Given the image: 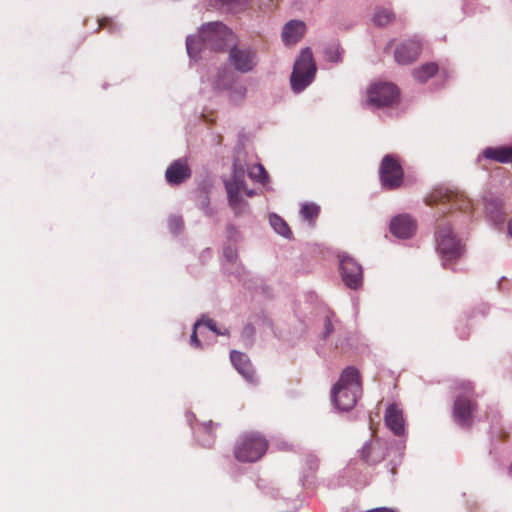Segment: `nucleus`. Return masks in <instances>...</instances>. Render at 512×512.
Segmentation results:
<instances>
[{
	"mask_svg": "<svg viewBox=\"0 0 512 512\" xmlns=\"http://www.w3.org/2000/svg\"><path fill=\"white\" fill-rule=\"evenodd\" d=\"M362 391L359 370L354 366H347L332 388L331 400L339 411H350L355 407Z\"/></svg>",
	"mask_w": 512,
	"mask_h": 512,
	"instance_id": "f257e3e1",
	"label": "nucleus"
},
{
	"mask_svg": "<svg viewBox=\"0 0 512 512\" xmlns=\"http://www.w3.org/2000/svg\"><path fill=\"white\" fill-rule=\"evenodd\" d=\"M187 52L191 58H197L202 48L222 51L224 48V24L209 22L204 24L198 36H189L186 40Z\"/></svg>",
	"mask_w": 512,
	"mask_h": 512,
	"instance_id": "f03ea898",
	"label": "nucleus"
},
{
	"mask_svg": "<svg viewBox=\"0 0 512 512\" xmlns=\"http://www.w3.org/2000/svg\"><path fill=\"white\" fill-rule=\"evenodd\" d=\"M226 48L228 61L235 71L246 74L252 72L258 65L256 50L245 44H238L236 34L226 26Z\"/></svg>",
	"mask_w": 512,
	"mask_h": 512,
	"instance_id": "7ed1b4c3",
	"label": "nucleus"
},
{
	"mask_svg": "<svg viewBox=\"0 0 512 512\" xmlns=\"http://www.w3.org/2000/svg\"><path fill=\"white\" fill-rule=\"evenodd\" d=\"M316 71L317 67L312 50L309 47L302 49L290 76V85L293 92L300 93L308 87L313 82Z\"/></svg>",
	"mask_w": 512,
	"mask_h": 512,
	"instance_id": "20e7f679",
	"label": "nucleus"
},
{
	"mask_svg": "<svg viewBox=\"0 0 512 512\" xmlns=\"http://www.w3.org/2000/svg\"><path fill=\"white\" fill-rule=\"evenodd\" d=\"M267 440L258 433H246L239 437L234 447L238 461L252 463L258 461L266 452Z\"/></svg>",
	"mask_w": 512,
	"mask_h": 512,
	"instance_id": "39448f33",
	"label": "nucleus"
},
{
	"mask_svg": "<svg viewBox=\"0 0 512 512\" xmlns=\"http://www.w3.org/2000/svg\"><path fill=\"white\" fill-rule=\"evenodd\" d=\"M436 249L443 260L459 259L465 251L464 245L458 239L449 225H442L436 232Z\"/></svg>",
	"mask_w": 512,
	"mask_h": 512,
	"instance_id": "423d86ee",
	"label": "nucleus"
},
{
	"mask_svg": "<svg viewBox=\"0 0 512 512\" xmlns=\"http://www.w3.org/2000/svg\"><path fill=\"white\" fill-rule=\"evenodd\" d=\"M463 390L467 395H458L455 398L452 417L460 427L470 429L473 425V413L477 410L478 404L468 397L473 392V386L470 383L463 384Z\"/></svg>",
	"mask_w": 512,
	"mask_h": 512,
	"instance_id": "0eeeda50",
	"label": "nucleus"
},
{
	"mask_svg": "<svg viewBox=\"0 0 512 512\" xmlns=\"http://www.w3.org/2000/svg\"><path fill=\"white\" fill-rule=\"evenodd\" d=\"M379 177L385 190H396L402 186L404 171L395 155L387 154L382 158Z\"/></svg>",
	"mask_w": 512,
	"mask_h": 512,
	"instance_id": "6e6552de",
	"label": "nucleus"
},
{
	"mask_svg": "<svg viewBox=\"0 0 512 512\" xmlns=\"http://www.w3.org/2000/svg\"><path fill=\"white\" fill-rule=\"evenodd\" d=\"M241 193L245 194L247 197H254L256 195V191L249 189L247 185L240 187V185L228 184V180H226L228 205L235 219L245 218L251 214L249 203L242 197Z\"/></svg>",
	"mask_w": 512,
	"mask_h": 512,
	"instance_id": "1a4fd4ad",
	"label": "nucleus"
},
{
	"mask_svg": "<svg viewBox=\"0 0 512 512\" xmlns=\"http://www.w3.org/2000/svg\"><path fill=\"white\" fill-rule=\"evenodd\" d=\"M400 91L398 87L391 82L374 83L368 89V103L374 107H386L394 104Z\"/></svg>",
	"mask_w": 512,
	"mask_h": 512,
	"instance_id": "9d476101",
	"label": "nucleus"
},
{
	"mask_svg": "<svg viewBox=\"0 0 512 512\" xmlns=\"http://www.w3.org/2000/svg\"><path fill=\"white\" fill-rule=\"evenodd\" d=\"M252 159L244 148L243 144H238L234 149L233 163H232V176L228 184L240 185L244 187L246 183V171L252 165Z\"/></svg>",
	"mask_w": 512,
	"mask_h": 512,
	"instance_id": "9b49d317",
	"label": "nucleus"
},
{
	"mask_svg": "<svg viewBox=\"0 0 512 512\" xmlns=\"http://www.w3.org/2000/svg\"><path fill=\"white\" fill-rule=\"evenodd\" d=\"M340 272L344 284L350 289H358L362 286V266L352 257L343 256L340 261Z\"/></svg>",
	"mask_w": 512,
	"mask_h": 512,
	"instance_id": "f8f14e48",
	"label": "nucleus"
},
{
	"mask_svg": "<svg viewBox=\"0 0 512 512\" xmlns=\"http://www.w3.org/2000/svg\"><path fill=\"white\" fill-rule=\"evenodd\" d=\"M199 335L209 343L214 340L217 336L221 335V332L217 329L216 323L209 318H202L194 324V329L190 337L191 344L196 348H201V342Z\"/></svg>",
	"mask_w": 512,
	"mask_h": 512,
	"instance_id": "ddd939ff",
	"label": "nucleus"
},
{
	"mask_svg": "<svg viewBox=\"0 0 512 512\" xmlns=\"http://www.w3.org/2000/svg\"><path fill=\"white\" fill-rule=\"evenodd\" d=\"M387 455L386 443L376 438L367 441L360 450V458L368 465H376L383 461Z\"/></svg>",
	"mask_w": 512,
	"mask_h": 512,
	"instance_id": "4468645a",
	"label": "nucleus"
},
{
	"mask_svg": "<svg viewBox=\"0 0 512 512\" xmlns=\"http://www.w3.org/2000/svg\"><path fill=\"white\" fill-rule=\"evenodd\" d=\"M231 364L235 370L249 383L256 382V372L249 356L238 350L229 353Z\"/></svg>",
	"mask_w": 512,
	"mask_h": 512,
	"instance_id": "2eb2a0df",
	"label": "nucleus"
},
{
	"mask_svg": "<svg viewBox=\"0 0 512 512\" xmlns=\"http://www.w3.org/2000/svg\"><path fill=\"white\" fill-rule=\"evenodd\" d=\"M422 45L420 41L410 39L400 43L395 51L394 58L401 65L411 64L417 60L420 55Z\"/></svg>",
	"mask_w": 512,
	"mask_h": 512,
	"instance_id": "dca6fc26",
	"label": "nucleus"
},
{
	"mask_svg": "<svg viewBox=\"0 0 512 512\" xmlns=\"http://www.w3.org/2000/svg\"><path fill=\"white\" fill-rule=\"evenodd\" d=\"M483 200L487 218L495 226L502 225L506 217L502 199L492 193H489L484 196Z\"/></svg>",
	"mask_w": 512,
	"mask_h": 512,
	"instance_id": "f3484780",
	"label": "nucleus"
},
{
	"mask_svg": "<svg viewBox=\"0 0 512 512\" xmlns=\"http://www.w3.org/2000/svg\"><path fill=\"white\" fill-rule=\"evenodd\" d=\"M415 231V221L407 214L395 216L390 221V232L398 238H411Z\"/></svg>",
	"mask_w": 512,
	"mask_h": 512,
	"instance_id": "a211bd4d",
	"label": "nucleus"
},
{
	"mask_svg": "<svg viewBox=\"0 0 512 512\" xmlns=\"http://www.w3.org/2000/svg\"><path fill=\"white\" fill-rule=\"evenodd\" d=\"M226 93H228L230 102L233 105H238L245 99L247 88L234 73H226Z\"/></svg>",
	"mask_w": 512,
	"mask_h": 512,
	"instance_id": "6ab92c4d",
	"label": "nucleus"
},
{
	"mask_svg": "<svg viewBox=\"0 0 512 512\" xmlns=\"http://www.w3.org/2000/svg\"><path fill=\"white\" fill-rule=\"evenodd\" d=\"M166 180L171 185H179L191 176V170L185 160L174 161L166 170Z\"/></svg>",
	"mask_w": 512,
	"mask_h": 512,
	"instance_id": "aec40b11",
	"label": "nucleus"
},
{
	"mask_svg": "<svg viewBox=\"0 0 512 512\" xmlns=\"http://www.w3.org/2000/svg\"><path fill=\"white\" fill-rule=\"evenodd\" d=\"M306 32V25L301 20H290L282 30V40L286 45H294L298 43Z\"/></svg>",
	"mask_w": 512,
	"mask_h": 512,
	"instance_id": "412c9836",
	"label": "nucleus"
},
{
	"mask_svg": "<svg viewBox=\"0 0 512 512\" xmlns=\"http://www.w3.org/2000/svg\"><path fill=\"white\" fill-rule=\"evenodd\" d=\"M385 423L396 435L402 436L405 433V423L402 411L395 404H391L385 411Z\"/></svg>",
	"mask_w": 512,
	"mask_h": 512,
	"instance_id": "4be33fe9",
	"label": "nucleus"
},
{
	"mask_svg": "<svg viewBox=\"0 0 512 512\" xmlns=\"http://www.w3.org/2000/svg\"><path fill=\"white\" fill-rule=\"evenodd\" d=\"M482 156L499 163H512V145L487 147L482 151Z\"/></svg>",
	"mask_w": 512,
	"mask_h": 512,
	"instance_id": "5701e85b",
	"label": "nucleus"
},
{
	"mask_svg": "<svg viewBox=\"0 0 512 512\" xmlns=\"http://www.w3.org/2000/svg\"><path fill=\"white\" fill-rule=\"evenodd\" d=\"M213 424L211 421L196 423L192 425L194 433L202 446H210L213 442L212 429Z\"/></svg>",
	"mask_w": 512,
	"mask_h": 512,
	"instance_id": "b1692460",
	"label": "nucleus"
},
{
	"mask_svg": "<svg viewBox=\"0 0 512 512\" xmlns=\"http://www.w3.org/2000/svg\"><path fill=\"white\" fill-rule=\"evenodd\" d=\"M269 223L273 230L286 239H292V231L286 221L279 215L272 213L269 216Z\"/></svg>",
	"mask_w": 512,
	"mask_h": 512,
	"instance_id": "393cba45",
	"label": "nucleus"
},
{
	"mask_svg": "<svg viewBox=\"0 0 512 512\" xmlns=\"http://www.w3.org/2000/svg\"><path fill=\"white\" fill-rule=\"evenodd\" d=\"M438 71V65L434 62L426 63L414 69L413 76L420 83L427 82Z\"/></svg>",
	"mask_w": 512,
	"mask_h": 512,
	"instance_id": "a878e982",
	"label": "nucleus"
},
{
	"mask_svg": "<svg viewBox=\"0 0 512 512\" xmlns=\"http://www.w3.org/2000/svg\"><path fill=\"white\" fill-rule=\"evenodd\" d=\"M320 213V206L313 202H306L301 205L300 215L301 217L308 221L311 226L315 225V222Z\"/></svg>",
	"mask_w": 512,
	"mask_h": 512,
	"instance_id": "bb28decb",
	"label": "nucleus"
},
{
	"mask_svg": "<svg viewBox=\"0 0 512 512\" xmlns=\"http://www.w3.org/2000/svg\"><path fill=\"white\" fill-rule=\"evenodd\" d=\"M344 50L338 42H332L324 49V58L331 63H341Z\"/></svg>",
	"mask_w": 512,
	"mask_h": 512,
	"instance_id": "cd10ccee",
	"label": "nucleus"
},
{
	"mask_svg": "<svg viewBox=\"0 0 512 512\" xmlns=\"http://www.w3.org/2000/svg\"><path fill=\"white\" fill-rule=\"evenodd\" d=\"M246 175L253 181L264 184L268 181L269 176L264 166L260 163H253L246 171Z\"/></svg>",
	"mask_w": 512,
	"mask_h": 512,
	"instance_id": "c85d7f7f",
	"label": "nucleus"
},
{
	"mask_svg": "<svg viewBox=\"0 0 512 512\" xmlns=\"http://www.w3.org/2000/svg\"><path fill=\"white\" fill-rule=\"evenodd\" d=\"M395 20L393 11L386 8H377L373 16V22L378 27H385Z\"/></svg>",
	"mask_w": 512,
	"mask_h": 512,
	"instance_id": "c756f323",
	"label": "nucleus"
},
{
	"mask_svg": "<svg viewBox=\"0 0 512 512\" xmlns=\"http://www.w3.org/2000/svg\"><path fill=\"white\" fill-rule=\"evenodd\" d=\"M251 0H226V14H238L247 10Z\"/></svg>",
	"mask_w": 512,
	"mask_h": 512,
	"instance_id": "7c9ffc66",
	"label": "nucleus"
},
{
	"mask_svg": "<svg viewBox=\"0 0 512 512\" xmlns=\"http://www.w3.org/2000/svg\"><path fill=\"white\" fill-rule=\"evenodd\" d=\"M335 318L334 312L329 311L324 318V330L321 338L326 340L334 332L333 319Z\"/></svg>",
	"mask_w": 512,
	"mask_h": 512,
	"instance_id": "2f4dec72",
	"label": "nucleus"
},
{
	"mask_svg": "<svg viewBox=\"0 0 512 512\" xmlns=\"http://www.w3.org/2000/svg\"><path fill=\"white\" fill-rule=\"evenodd\" d=\"M255 333V327L252 324H246L241 333L242 341L247 346H251L254 340Z\"/></svg>",
	"mask_w": 512,
	"mask_h": 512,
	"instance_id": "473e14b6",
	"label": "nucleus"
},
{
	"mask_svg": "<svg viewBox=\"0 0 512 512\" xmlns=\"http://www.w3.org/2000/svg\"><path fill=\"white\" fill-rule=\"evenodd\" d=\"M169 227L173 233H175V234L179 233L183 228L182 218L178 217V216L171 217L169 220Z\"/></svg>",
	"mask_w": 512,
	"mask_h": 512,
	"instance_id": "72a5a7b5",
	"label": "nucleus"
},
{
	"mask_svg": "<svg viewBox=\"0 0 512 512\" xmlns=\"http://www.w3.org/2000/svg\"><path fill=\"white\" fill-rule=\"evenodd\" d=\"M226 238L236 243L241 239V235L234 226H228L226 227Z\"/></svg>",
	"mask_w": 512,
	"mask_h": 512,
	"instance_id": "f704fd0d",
	"label": "nucleus"
},
{
	"mask_svg": "<svg viewBox=\"0 0 512 512\" xmlns=\"http://www.w3.org/2000/svg\"><path fill=\"white\" fill-rule=\"evenodd\" d=\"M225 258H226V262H229V263L236 262V260L238 258L237 250L236 249H232V248L226 249Z\"/></svg>",
	"mask_w": 512,
	"mask_h": 512,
	"instance_id": "c9c22d12",
	"label": "nucleus"
},
{
	"mask_svg": "<svg viewBox=\"0 0 512 512\" xmlns=\"http://www.w3.org/2000/svg\"><path fill=\"white\" fill-rule=\"evenodd\" d=\"M366 512H396V511L394 509L388 508V507H378V508L370 509Z\"/></svg>",
	"mask_w": 512,
	"mask_h": 512,
	"instance_id": "e433bc0d",
	"label": "nucleus"
},
{
	"mask_svg": "<svg viewBox=\"0 0 512 512\" xmlns=\"http://www.w3.org/2000/svg\"><path fill=\"white\" fill-rule=\"evenodd\" d=\"M209 5L220 9L224 6V0H209Z\"/></svg>",
	"mask_w": 512,
	"mask_h": 512,
	"instance_id": "4c0bfd02",
	"label": "nucleus"
},
{
	"mask_svg": "<svg viewBox=\"0 0 512 512\" xmlns=\"http://www.w3.org/2000/svg\"><path fill=\"white\" fill-rule=\"evenodd\" d=\"M347 342V339L346 338H341V337H338L336 342H335V348H343L344 347V344Z\"/></svg>",
	"mask_w": 512,
	"mask_h": 512,
	"instance_id": "58836bf2",
	"label": "nucleus"
},
{
	"mask_svg": "<svg viewBox=\"0 0 512 512\" xmlns=\"http://www.w3.org/2000/svg\"><path fill=\"white\" fill-rule=\"evenodd\" d=\"M222 86H223V78L219 74L218 78H217V80L215 82V89L221 91L222 90Z\"/></svg>",
	"mask_w": 512,
	"mask_h": 512,
	"instance_id": "ea45409f",
	"label": "nucleus"
},
{
	"mask_svg": "<svg viewBox=\"0 0 512 512\" xmlns=\"http://www.w3.org/2000/svg\"><path fill=\"white\" fill-rule=\"evenodd\" d=\"M109 23H110V20L108 18L100 19L99 20V28H98V30L101 29V28L107 27Z\"/></svg>",
	"mask_w": 512,
	"mask_h": 512,
	"instance_id": "a19ab883",
	"label": "nucleus"
},
{
	"mask_svg": "<svg viewBox=\"0 0 512 512\" xmlns=\"http://www.w3.org/2000/svg\"><path fill=\"white\" fill-rule=\"evenodd\" d=\"M507 229H508V234L512 237V218L508 222Z\"/></svg>",
	"mask_w": 512,
	"mask_h": 512,
	"instance_id": "79ce46f5",
	"label": "nucleus"
},
{
	"mask_svg": "<svg viewBox=\"0 0 512 512\" xmlns=\"http://www.w3.org/2000/svg\"><path fill=\"white\" fill-rule=\"evenodd\" d=\"M311 465L317 466V460H316V459H313V460L311 461Z\"/></svg>",
	"mask_w": 512,
	"mask_h": 512,
	"instance_id": "37998d69",
	"label": "nucleus"
},
{
	"mask_svg": "<svg viewBox=\"0 0 512 512\" xmlns=\"http://www.w3.org/2000/svg\"><path fill=\"white\" fill-rule=\"evenodd\" d=\"M509 474L512 476V463L509 466Z\"/></svg>",
	"mask_w": 512,
	"mask_h": 512,
	"instance_id": "c03bdc74",
	"label": "nucleus"
}]
</instances>
